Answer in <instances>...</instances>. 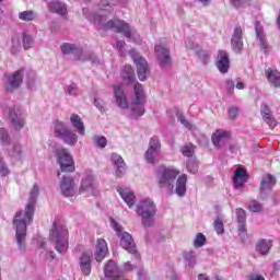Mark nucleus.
<instances>
[{
    "label": "nucleus",
    "instance_id": "f257e3e1",
    "mask_svg": "<svg viewBox=\"0 0 280 280\" xmlns=\"http://www.w3.org/2000/svg\"><path fill=\"white\" fill-rule=\"evenodd\" d=\"M38 184H34L28 198V203L24 210L15 213L13 219V226L15 229L14 242L20 253H25L27 248V225L32 224L34 220V211L36 210V199L38 198Z\"/></svg>",
    "mask_w": 280,
    "mask_h": 280
},
{
    "label": "nucleus",
    "instance_id": "f03ea898",
    "mask_svg": "<svg viewBox=\"0 0 280 280\" xmlns=\"http://www.w3.org/2000/svg\"><path fill=\"white\" fill-rule=\"evenodd\" d=\"M113 4H110L108 0H102L98 12L94 13L91 18L92 23L96 25L98 30H103V32L113 30V32L124 34L126 38H132V31L128 23L122 20H108V15L113 14Z\"/></svg>",
    "mask_w": 280,
    "mask_h": 280
},
{
    "label": "nucleus",
    "instance_id": "7ed1b4c3",
    "mask_svg": "<svg viewBox=\"0 0 280 280\" xmlns=\"http://www.w3.org/2000/svg\"><path fill=\"white\" fill-rule=\"evenodd\" d=\"M49 241L54 244L57 253H67V248H69V230L67 226L55 221L49 233Z\"/></svg>",
    "mask_w": 280,
    "mask_h": 280
},
{
    "label": "nucleus",
    "instance_id": "20e7f679",
    "mask_svg": "<svg viewBox=\"0 0 280 280\" xmlns=\"http://www.w3.org/2000/svg\"><path fill=\"white\" fill-rule=\"evenodd\" d=\"M178 174L179 172L174 168L160 166L158 170V187L164 189L168 196H172Z\"/></svg>",
    "mask_w": 280,
    "mask_h": 280
},
{
    "label": "nucleus",
    "instance_id": "39448f33",
    "mask_svg": "<svg viewBox=\"0 0 280 280\" xmlns=\"http://www.w3.org/2000/svg\"><path fill=\"white\" fill-rule=\"evenodd\" d=\"M136 213L138 218H141L142 225L153 226L154 215H156V205L150 198L142 199L136 206Z\"/></svg>",
    "mask_w": 280,
    "mask_h": 280
},
{
    "label": "nucleus",
    "instance_id": "423d86ee",
    "mask_svg": "<svg viewBox=\"0 0 280 280\" xmlns=\"http://www.w3.org/2000/svg\"><path fill=\"white\" fill-rule=\"evenodd\" d=\"M110 226L116 232V235L120 237V246L128 253L135 254L137 253V243H135V238L128 232H124V228L121 224L115 221V219L110 218Z\"/></svg>",
    "mask_w": 280,
    "mask_h": 280
},
{
    "label": "nucleus",
    "instance_id": "0eeeda50",
    "mask_svg": "<svg viewBox=\"0 0 280 280\" xmlns=\"http://www.w3.org/2000/svg\"><path fill=\"white\" fill-rule=\"evenodd\" d=\"M154 50L159 65L162 69L172 67V55L170 54V47H167V45L163 43L156 44Z\"/></svg>",
    "mask_w": 280,
    "mask_h": 280
},
{
    "label": "nucleus",
    "instance_id": "6e6552de",
    "mask_svg": "<svg viewBox=\"0 0 280 280\" xmlns=\"http://www.w3.org/2000/svg\"><path fill=\"white\" fill-rule=\"evenodd\" d=\"M9 118L14 130L18 132L25 128V114L23 113V108H21V106L15 105L10 108Z\"/></svg>",
    "mask_w": 280,
    "mask_h": 280
},
{
    "label": "nucleus",
    "instance_id": "1a4fd4ad",
    "mask_svg": "<svg viewBox=\"0 0 280 280\" xmlns=\"http://www.w3.org/2000/svg\"><path fill=\"white\" fill-rule=\"evenodd\" d=\"M57 159L61 172H75V162L67 149H57Z\"/></svg>",
    "mask_w": 280,
    "mask_h": 280
},
{
    "label": "nucleus",
    "instance_id": "9d476101",
    "mask_svg": "<svg viewBox=\"0 0 280 280\" xmlns=\"http://www.w3.org/2000/svg\"><path fill=\"white\" fill-rule=\"evenodd\" d=\"M23 75H25V69L21 68L11 74H7V91L12 93V91H16V89L21 88L23 84Z\"/></svg>",
    "mask_w": 280,
    "mask_h": 280
},
{
    "label": "nucleus",
    "instance_id": "9b49d317",
    "mask_svg": "<svg viewBox=\"0 0 280 280\" xmlns=\"http://www.w3.org/2000/svg\"><path fill=\"white\" fill-rule=\"evenodd\" d=\"M231 48L234 54L244 51V31L242 26H235L231 37Z\"/></svg>",
    "mask_w": 280,
    "mask_h": 280
},
{
    "label": "nucleus",
    "instance_id": "f8f14e48",
    "mask_svg": "<svg viewBox=\"0 0 280 280\" xmlns=\"http://www.w3.org/2000/svg\"><path fill=\"white\" fill-rule=\"evenodd\" d=\"M114 100L116 106L121 108V110H128L130 108V103H128V95L124 91V84L114 85Z\"/></svg>",
    "mask_w": 280,
    "mask_h": 280
},
{
    "label": "nucleus",
    "instance_id": "ddd939ff",
    "mask_svg": "<svg viewBox=\"0 0 280 280\" xmlns=\"http://www.w3.org/2000/svg\"><path fill=\"white\" fill-rule=\"evenodd\" d=\"M275 185H277V177L272 174H266L262 176L260 182V198H262V200L268 198V194L272 191V187H275Z\"/></svg>",
    "mask_w": 280,
    "mask_h": 280
},
{
    "label": "nucleus",
    "instance_id": "4468645a",
    "mask_svg": "<svg viewBox=\"0 0 280 280\" xmlns=\"http://www.w3.org/2000/svg\"><path fill=\"white\" fill-rule=\"evenodd\" d=\"M80 191L83 194H95L97 191V179L93 174H86L81 180Z\"/></svg>",
    "mask_w": 280,
    "mask_h": 280
},
{
    "label": "nucleus",
    "instance_id": "2eb2a0df",
    "mask_svg": "<svg viewBox=\"0 0 280 280\" xmlns=\"http://www.w3.org/2000/svg\"><path fill=\"white\" fill-rule=\"evenodd\" d=\"M133 62L137 67V73L140 82H145V80H148V74L150 73L148 61L143 57H135Z\"/></svg>",
    "mask_w": 280,
    "mask_h": 280
},
{
    "label": "nucleus",
    "instance_id": "dca6fc26",
    "mask_svg": "<svg viewBox=\"0 0 280 280\" xmlns=\"http://www.w3.org/2000/svg\"><path fill=\"white\" fill-rule=\"evenodd\" d=\"M60 190L62 196H66V198L75 196V182L73 180V177L63 176L60 183Z\"/></svg>",
    "mask_w": 280,
    "mask_h": 280
},
{
    "label": "nucleus",
    "instance_id": "f3484780",
    "mask_svg": "<svg viewBox=\"0 0 280 280\" xmlns=\"http://www.w3.org/2000/svg\"><path fill=\"white\" fill-rule=\"evenodd\" d=\"M104 272L106 280L124 279L121 278V271L119 270V267H117V264L113 260L107 261L104 268Z\"/></svg>",
    "mask_w": 280,
    "mask_h": 280
},
{
    "label": "nucleus",
    "instance_id": "a211bd4d",
    "mask_svg": "<svg viewBox=\"0 0 280 280\" xmlns=\"http://www.w3.org/2000/svg\"><path fill=\"white\" fill-rule=\"evenodd\" d=\"M231 67V59L229 58V52L226 50H219L217 56V68L220 73H229Z\"/></svg>",
    "mask_w": 280,
    "mask_h": 280
},
{
    "label": "nucleus",
    "instance_id": "6ab92c4d",
    "mask_svg": "<svg viewBox=\"0 0 280 280\" xmlns=\"http://www.w3.org/2000/svg\"><path fill=\"white\" fill-rule=\"evenodd\" d=\"M110 161L116 170V178H121L126 174V162L117 153H112Z\"/></svg>",
    "mask_w": 280,
    "mask_h": 280
},
{
    "label": "nucleus",
    "instance_id": "aec40b11",
    "mask_svg": "<svg viewBox=\"0 0 280 280\" xmlns=\"http://www.w3.org/2000/svg\"><path fill=\"white\" fill-rule=\"evenodd\" d=\"M260 115L264 121L269 125V128H271V130L277 128V119H275L272 110L266 103H262L260 106Z\"/></svg>",
    "mask_w": 280,
    "mask_h": 280
},
{
    "label": "nucleus",
    "instance_id": "412c9836",
    "mask_svg": "<svg viewBox=\"0 0 280 280\" xmlns=\"http://www.w3.org/2000/svg\"><path fill=\"white\" fill-rule=\"evenodd\" d=\"M231 139V132L219 129L212 135V143L214 148H222L226 141Z\"/></svg>",
    "mask_w": 280,
    "mask_h": 280
},
{
    "label": "nucleus",
    "instance_id": "4be33fe9",
    "mask_svg": "<svg viewBox=\"0 0 280 280\" xmlns=\"http://www.w3.org/2000/svg\"><path fill=\"white\" fill-rule=\"evenodd\" d=\"M255 32H256V38L260 45V47L264 49L265 54H268V43L266 42V33H264V26L261 25V22L256 21L255 22Z\"/></svg>",
    "mask_w": 280,
    "mask_h": 280
},
{
    "label": "nucleus",
    "instance_id": "5701e85b",
    "mask_svg": "<svg viewBox=\"0 0 280 280\" xmlns=\"http://www.w3.org/2000/svg\"><path fill=\"white\" fill-rule=\"evenodd\" d=\"M108 255V245L104 238H98L96 243V249L94 257L96 261H102Z\"/></svg>",
    "mask_w": 280,
    "mask_h": 280
},
{
    "label": "nucleus",
    "instance_id": "b1692460",
    "mask_svg": "<svg viewBox=\"0 0 280 280\" xmlns=\"http://www.w3.org/2000/svg\"><path fill=\"white\" fill-rule=\"evenodd\" d=\"M248 180V173L242 167H237L234 173V187L235 189H242L244 184Z\"/></svg>",
    "mask_w": 280,
    "mask_h": 280
},
{
    "label": "nucleus",
    "instance_id": "393cba45",
    "mask_svg": "<svg viewBox=\"0 0 280 280\" xmlns=\"http://www.w3.org/2000/svg\"><path fill=\"white\" fill-rule=\"evenodd\" d=\"M118 194L120 198H122L124 202H126L127 207H129V209L135 207V203L137 202L135 192L128 190L127 188H118Z\"/></svg>",
    "mask_w": 280,
    "mask_h": 280
},
{
    "label": "nucleus",
    "instance_id": "a878e982",
    "mask_svg": "<svg viewBox=\"0 0 280 280\" xmlns=\"http://www.w3.org/2000/svg\"><path fill=\"white\" fill-rule=\"evenodd\" d=\"M145 103L147 102L132 100L129 104V108L136 119L139 117H143V115H145Z\"/></svg>",
    "mask_w": 280,
    "mask_h": 280
},
{
    "label": "nucleus",
    "instance_id": "bb28decb",
    "mask_svg": "<svg viewBox=\"0 0 280 280\" xmlns=\"http://www.w3.org/2000/svg\"><path fill=\"white\" fill-rule=\"evenodd\" d=\"M79 261L83 275L89 277L91 275V256H89L86 253H83L79 258Z\"/></svg>",
    "mask_w": 280,
    "mask_h": 280
},
{
    "label": "nucleus",
    "instance_id": "cd10ccee",
    "mask_svg": "<svg viewBox=\"0 0 280 280\" xmlns=\"http://www.w3.org/2000/svg\"><path fill=\"white\" fill-rule=\"evenodd\" d=\"M175 194L183 197L187 194V175H182L176 180Z\"/></svg>",
    "mask_w": 280,
    "mask_h": 280
},
{
    "label": "nucleus",
    "instance_id": "c85d7f7f",
    "mask_svg": "<svg viewBox=\"0 0 280 280\" xmlns=\"http://www.w3.org/2000/svg\"><path fill=\"white\" fill-rule=\"evenodd\" d=\"M268 81L270 82V84H272V86H275L276 89H279L280 86V72L277 70H272V69H267L265 72Z\"/></svg>",
    "mask_w": 280,
    "mask_h": 280
},
{
    "label": "nucleus",
    "instance_id": "c756f323",
    "mask_svg": "<svg viewBox=\"0 0 280 280\" xmlns=\"http://www.w3.org/2000/svg\"><path fill=\"white\" fill-rule=\"evenodd\" d=\"M50 12L65 16L67 14V4L60 1H52L49 4Z\"/></svg>",
    "mask_w": 280,
    "mask_h": 280
},
{
    "label": "nucleus",
    "instance_id": "7c9ffc66",
    "mask_svg": "<svg viewBox=\"0 0 280 280\" xmlns=\"http://www.w3.org/2000/svg\"><path fill=\"white\" fill-rule=\"evenodd\" d=\"M270 248H272V243L266 238L258 241L256 244V250L262 256L268 255L270 253Z\"/></svg>",
    "mask_w": 280,
    "mask_h": 280
},
{
    "label": "nucleus",
    "instance_id": "2f4dec72",
    "mask_svg": "<svg viewBox=\"0 0 280 280\" xmlns=\"http://www.w3.org/2000/svg\"><path fill=\"white\" fill-rule=\"evenodd\" d=\"M70 121H71L73 128L77 129V132H79V135L84 137L85 128H84V122L82 121V118H80V116H78L77 114H73L70 117Z\"/></svg>",
    "mask_w": 280,
    "mask_h": 280
},
{
    "label": "nucleus",
    "instance_id": "473e14b6",
    "mask_svg": "<svg viewBox=\"0 0 280 280\" xmlns=\"http://www.w3.org/2000/svg\"><path fill=\"white\" fill-rule=\"evenodd\" d=\"M61 52L65 56H69V54H72V56L74 58L75 54H80V46H78L75 44L65 43L61 45Z\"/></svg>",
    "mask_w": 280,
    "mask_h": 280
},
{
    "label": "nucleus",
    "instance_id": "72a5a7b5",
    "mask_svg": "<svg viewBox=\"0 0 280 280\" xmlns=\"http://www.w3.org/2000/svg\"><path fill=\"white\" fill-rule=\"evenodd\" d=\"M135 98L136 102H148L145 98V90L143 89V85L139 82L136 83L135 88Z\"/></svg>",
    "mask_w": 280,
    "mask_h": 280
},
{
    "label": "nucleus",
    "instance_id": "f704fd0d",
    "mask_svg": "<svg viewBox=\"0 0 280 280\" xmlns=\"http://www.w3.org/2000/svg\"><path fill=\"white\" fill-rule=\"evenodd\" d=\"M69 127L65 122L56 121L54 127V132L57 139H62L63 136L69 131Z\"/></svg>",
    "mask_w": 280,
    "mask_h": 280
},
{
    "label": "nucleus",
    "instance_id": "c9c22d12",
    "mask_svg": "<svg viewBox=\"0 0 280 280\" xmlns=\"http://www.w3.org/2000/svg\"><path fill=\"white\" fill-rule=\"evenodd\" d=\"M69 127L65 122L56 121L54 127V132L57 139H62L63 136L69 131Z\"/></svg>",
    "mask_w": 280,
    "mask_h": 280
},
{
    "label": "nucleus",
    "instance_id": "e433bc0d",
    "mask_svg": "<svg viewBox=\"0 0 280 280\" xmlns=\"http://www.w3.org/2000/svg\"><path fill=\"white\" fill-rule=\"evenodd\" d=\"M121 78L125 82H135V69H132V66L127 65L122 68Z\"/></svg>",
    "mask_w": 280,
    "mask_h": 280
},
{
    "label": "nucleus",
    "instance_id": "4c0bfd02",
    "mask_svg": "<svg viewBox=\"0 0 280 280\" xmlns=\"http://www.w3.org/2000/svg\"><path fill=\"white\" fill-rule=\"evenodd\" d=\"M61 141L66 143V145H75L78 143V136L71 131V129L61 138Z\"/></svg>",
    "mask_w": 280,
    "mask_h": 280
},
{
    "label": "nucleus",
    "instance_id": "58836bf2",
    "mask_svg": "<svg viewBox=\"0 0 280 280\" xmlns=\"http://www.w3.org/2000/svg\"><path fill=\"white\" fill-rule=\"evenodd\" d=\"M26 77H27V88L31 91H36V73L30 70L26 72Z\"/></svg>",
    "mask_w": 280,
    "mask_h": 280
},
{
    "label": "nucleus",
    "instance_id": "ea45409f",
    "mask_svg": "<svg viewBox=\"0 0 280 280\" xmlns=\"http://www.w3.org/2000/svg\"><path fill=\"white\" fill-rule=\"evenodd\" d=\"M22 45L24 49H32L34 47V38L27 33L22 34Z\"/></svg>",
    "mask_w": 280,
    "mask_h": 280
},
{
    "label": "nucleus",
    "instance_id": "a19ab883",
    "mask_svg": "<svg viewBox=\"0 0 280 280\" xmlns=\"http://www.w3.org/2000/svg\"><path fill=\"white\" fill-rule=\"evenodd\" d=\"M92 141L96 148L104 149L108 145V140L104 136H94Z\"/></svg>",
    "mask_w": 280,
    "mask_h": 280
},
{
    "label": "nucleus",
    "instance_id": "79ce46f5",
    "mask_svg": "<svg viewBox=\"0 0 280 280\" xmlns=\"http://www.w3.org/2000/svg\"><path fill=\"white\" fill-rule=\"evenodd\" d=\"M186 167L190 174H197L198 173V160H196V158H190L187 161Z\"/></svg>",
    "mask_w": 280,
    "mask_h": 280
},
{
    "label": "nucleus",
    "instance_id": "37998d69",
    "mask_svg": "<svg viewBox=\"0 0 280 280\" xmlns=\"http://www.w3.org/2000/svg\"><path fill=\"white\" fill-rule=\"evenodd\" d=\"M92 54L93 52H91V51L82 50V47H80V52L74 55V60H80L81 62H86L88 60H90Z\"/></svg>",
    "mask_w": 280,
    "mask_h": 280
},
{
    "label": "nucleus",
    "instance_id": "c03bdc74",
    "mask_svg": "<svg viewBox=\"0 0 280 280\" xmlns=\"http://www.w3.org/2000/svg\"><path fill=\"white\" fill-rule=\"evenodd\" d=\"M149 150H155L161 152V139L159 137L153 136L149 141Z\"/></svg>",
    "mask_w": 280,
    "mask_h": 280
},
{
    "label": "nucleus",
    "instance_id": "a18cd8bd",
    "mask_svg": "<svg viewBox=\"0 0 280 280\" xmlns=\"http://www.w3.org/2000/svg\"><path fill=\"white\" fill-rule=\"evenodd\" d=\"M36 19V13L34 11H23L19 13L20 21H34Z\"/></svg>",
    "mask_w": 280,
    "mask_h": 280
},
{
    "label": "nucleus",
    "instance_id": "49530a36",
    "mask_svg": "<svg viewBox=\"0 0 280 280\" xmlns=\"http://www.w3.org/2000/svg\"><path fill=\"white\" fill-rule=\"evenodd\" d=\"M184 258L188 262L189 268H194V266H196V252L185 253Z\"/></svg>",
    "mask_w": 280,
    "mask_h": 280
},
{
    "label": "nucleus",
    "instance_id": "de8ad7c7",
    "mask_svg": "<svg viewBox=\"0 0 280 280\" xmlns=\"http://www.w3.org/2000/svg\"><path fill=\"white\" fill-rule=\"evenodd\" d=\"M159 152H161V151H156L154 149H148L145 152L147 163L154 165V159H156V154H159Z\"/></svg>",
    "mask_w": 280,
    "mask_h": 280
},
{
    "label": "nucleus",
    "instance_id": "09e8293b",
    "mask_svg": "<svg viewBox=\"0 0 280 280\" xmlns=\"http://www.w3.org/2000/svg\"><path fill=\"white\" fill-rule=\"evenodd\" d=\"M213 226L218 235L224 233V222L222 221V218L218 217L213 222Z\"/></svg>",
    "mask_w": 280,
    "mask_h": 280
},
{
    "label": "nucleus",
    "instance_id": "8fccbe9b",
    "mask_svg": "<svg viewBox=\"0 0 280 280\" xmlns=\"http://www.w3.org/2000/svg\"><path fill=\"white\" fill-rule=\"evenodd\" d=\"M206 242H207V236H205V234L202 233H198L194 241V246L195 248H202Z\"/></svg>",
    "mask_w": 280,
    "mask_h": 280
},
{
    "label": "nucleus",
    "instance_id": "3c124183",
    "mask_svg": "<svg viewBox=\"0 0 280 280\" xmlns=\"http://www.w3.org/2000/svg\"><path fill=\"white\" fill-rule=\"evenodd\" d=\"M249 210L253 213H261V211H264V206L257 200H252L249 203Z\"/></svg>",
    "mask_w": 280,
    "mask_h": 280
},
{
    "label": "nucleus",
    "instance_id": "603ef678",
    "mask_svg": "<svg viewBox=\"0 0 280 280\" xmlns=\"http://www.w3.org/2000/svg\"><path fill=\"white\" fill-rule=\"evenodd\" d=\"M180 152L183 156H187L188 159H191V156H194V144H186L182 147Z\"/></svg>",
    "mask_w": 280,
    "mask_h": 280
},
{
    "label": "nucleus",
    "instance_id": "864d4df0",
    "mask_svg": "<svg viewBox=\"0 0 280 280\" xmlns=\"http://www.w3.org/2000/svg\"><path fill=\"white\" fill-rule=\"evenodd\" d=\"M0 141L2 145H10V135L5 128H0Z\"/></svg>",
    "mask_w": 280,
    "mask_h": 280
},
{
    "label": "nucleus",
    "instance_id": "5fc2aeb1",
    "mask_svg": "<svg viewBox=\"0 0 280 280\" xmlns=\"http://www.w3.org/2000/svg\"><path fill=\"white\" fill-rule=\"evenodd\" d=\"M178 121L183 125L184 128H187V130H191L194 128V125L185 118V115L177 114Z\"/></svg>",
    "mask_w": 280,
    "mask_h": 280
},
{
    "label": "nucleus",
    "instance_id": "6e6d98bb",
    "mask_svg": "<svg viewBox=\"0 0 280 280\" xmlns=\"http://www.w3.org/2000/svg\"><path fill=\"white\" fill-rule=\"evenodd\" d=\"M0 176L5 177V176H10V168L8 167V164L5 163V161H3L0 158Z\"/></svg>",
    "mask_w": 280,
    "mask_h": 280
},
{
    "label": "nucleus",
    "instance_id": "4d7b16f0",
    "mask_svg": "<svg viewBox=\"0 0 280 280\" xmlns=\"http://www.w3.org/2000/svg\"><path fill=\"white\" fill-rule=\"evenodd\" d=\"M94 105L101 113H106V103L102 98H95Z\"/></svg>",
    "mask_w": 280,
    "mask_h": 280
},
{
    "label": "nucleus",
    "instance_id": "13d9d810",
    "mask_svg": "<svg viewBox=\"0 0 280 280\" xmlns=\"http://www.w3.org/2000/svg\"><path fill=\"white\" fill-rule=\"evenodd\" d=\"M68 95L75 96L79 93L78 85L72 83L66 88Z\"/></svg>",
    "mask_w": 280,
    "mask_h": 280
},
{
    "label": "nucleus",
    "instance_id": "bf43d9fd",
    "mask_svg": "<svg viewBox=\"0 0 280 280\" xmlns=\"http://www.w3.org/2000/svg\"><path fill=\"white\" fill-rule=\"evenodd\" d=\"M236 217L238 223L246 222V211H244V209H236Z\"/></svg>",
    "mask_w": 280,
    "mask_h": 280
},
{
    "label": "nucleus",
    "instance_id": "052dcab7",
    "mask_svg": "<svg viewBox=\"0 0 280 280\" xmlns=\"http://www.w3.org/2000/svg\"><path fill=\"white\" fill-rule=\"evenodd\" d=\"M253 0H230L234 8H242L243 5H248Z\"/></svg>",
    "mask_w": 280,
    "mask_h": 280
},
{
    "label": "nucleus",
    "instance_id": "680f3d73",
    "mask_svg": "<svg viewBox=\"0 0 280 280\" xmlns=\"http://www.w3.org/2000/svg\"><path fill=\"white\" fill-rule=\"evenodd\" d=\"M237 115H240V108L237 106H232L229 109L230 119H237Z\"/></svg>",
    "mask_w": 280,
    "mask_h": 280
},
{
    "label": "nucleus",
    "instance_id": "e2e57ef3",
    "mask_svg": "<svg viewBox=\"0 0 280 280\" xmlns=\"http://www.w3.org/2000/svg\"><path fill=\"white\" fill-rule=\"evenodd\" d=\"M11 156L21 161V144H13V153Z\"/></svg>",
    "mask_w": 280,
    "mask_h": 280
},
{
    "label": "nucleus",
    "instance_id": "0e129e2a",
    "mask_svg": "<svg viewBox=\"0 0 280 280\" xmlns=\"http://www.w3.org/2000/svg\"><path fill=\"white\" fill-rule=\"evenodd\" d=\"M19 51H21V43L13 39L12 47H11V54L13 56H16V54H19Z\"/></svg>",
    "mask_w": 280,
    "mask_h": 280
},
{
    "label": "nucleus",
    "instance_id": "69168bd1",
    "mask_svg": "<svg viewBox=\"0 0 280 280\" xmlns=\"http://www.w3.org/2000/svg\"><path fill=\"white\" fill-rule=\"evenodd\" d=\"M197 56L201 59V62L203 65H207V62H209V54L205 50H199L197 52Z\"/></svg>",
    "mask_w": 280,
    "mask_h": 280
},
{
    "label": "nucleus",
    "instance_id": "338daca9",
    "mask_svg": "<svg viewBox=\"0 0 280 280\" xmlns=\"http://www.w3.org/2000/svg\"><path fill=\"white\" fill-rule=\"evenodd\" d=\"M225 86H226L228 93L232 94L233 91H235V82H233V79L225 80Z\"/></svg>",
    "mask_w": 280,
    "mask_h": 280
},
{
    "label": "nucleus",
    "instance_id": "774afa93",
    "mask_svg": "<svg viewBox=\"0 0 280 280\" xmlns=\"http://www.w3.org/2000/svg\"><path fill=\"white\" fill-rule=\"evenodd\" d=\"M238 233L243 240H246V222L238 223Z\"/></svg>",
    "mask_w": 280,
    "mask_h": 280
}]
</instances>
